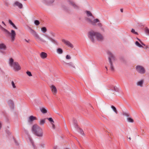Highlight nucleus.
<instances>
[{
  "instance_id": "obj_32",
  "label": "nucleus",
  "mask_w": 149,
  "mask_h": 149,
  "mask_svg": "<svg viewBox=\"0 0 149 149\" xmlns=\"http://www.w3.org/2000/svg\"><path fill=\"white\" fill-rule=\"evenodd\" d=\"M145 31L146 33L149 35V29L146 27L145 28Z\"/></svg>"
},
{
  "instance_id": "obj_31",
  "label": "nucleus",
  "mask_w": 149,
  "mask_h": 149,
  "mask_svg": "<svg viewBox=\"0 0 149 149\" xmlns=\"http://www.w3.org/2000/svg\"><path fill=\"white\" fill-rule=\"evenodd\" d=\"M127 121L129 122L133 123L134 122L133 120L131 117H128L127 118Z\"/></svg>"
},
{
  "instance_id": "obj_26",
  "label": "nucleus",
  "mask_w": 149,
  "mask_h": 149,
  "mask_svg": "<svg viewBox=\"0 0 149 149\" xmlns=\"http://www.w3.org/2000/svg\"><path fill=\"white\" fill-rule=\"evenodd\" d=\"M54 1V0H47V5H50Z\"/></svg>"
},
{
  "instance_id": "obj_35",
  "label": "nucleus",
  "mask_w": 149,
  "mask_h": 149,
  "mask_svg": "<svg viewBox=\"0 0 149 149\" xmlns=\"http://www.w3.org/2000/svg\"><path fill=\"white\" fill-rule=\"evenodd\" d=\"M131 32L132 33H133L135 34L138 35V33L137 32L135 31L134 29H132L131 31Z\"/></svg>"
},
{
  "instance_id": "obj_33",
  "label": "nucleus",
  "mask_w": 149,
  "mask_h": 149,
  "mask_svg": "<svg viewBox=\"0 0 149 149\" xmlns=\"http://www.w3.org/2000/svg\"><path fill=\"white\" fill-rule=\"evenodd\" d=\"M34 23L36 26H37L40 24V22L38 20H35L34 21Z\"/></svg>"
},
{
  "instance_id": "obj_16",
  "label": "nucleus",
  "mask_w": 149,
  "mask_h": 149,
  "mask_svg": "<svg viewBox=\"0 0 149 149\" xmlns=\"http://www.w3.org/2000/svg\"><path fill=\"white\" fill-rule=\"evenodd\" d=\"M73 121L74 127L77 129H78L79 128V127L77 124V121L74 118H73Z\"/></svg>"
},
{
  "instance_id": "obj_25",
  "label": "nucleus",
  "mask_w": 149,
  "mask_h": 149,
  "mask_svg": "<svg viewBox=\"0 0 149 149\" xmlns=\"http://www.w3.org/2000/svg\"><path fill=\"white\" fill-rule=\"evenodd\" d=\"M111 108L113 110V111L116 113L117 114H118V112L117 111L116 108L114 106L111 105Z\"/></svg>"
},
{
  "instance_id": "obj_27",
  "label": "nucleus",
  "mask_w": 149,
  "mask_h": 149,
  "mask_svg": "<svg viewBox=\"0 0 149 149\" xmlns=\"http://www.w3.org/2000/svg\"><path fill=\"white\" fill-rule=\"evenodd\" d=\"M77 130L79 131V132L81 134L83 135H84H84H85L84 133L83 130L82 129H81V128L79 127V128L78 129H77Z\"/></svg>"
},
{
  "instance_id": "obj_23",
  "label": "nucleus",
  "mask_w": 149,
  "mask_h": 149,
  "mask_svg": "<svg viewBox=\"0 0 149 149\" xmlns=\"http://www.w3.org/2000/svg\"><path fill=\"white\" fill-rule=\"evenodd\" d=\"M8 22L15 29H17V27L15 26L14 24L10 20H9Z\"/></svg>"
},
{
  "instance_id": "obj_12",
  "label": "nucleus",
  "mask_w": 149,
  "mask_h": 149,
  "mask_svg": "<svg viewBox=\"0 0 149 149\" xmlns=\"http://www.w3.org/2000/svg\"><path fill=\"white\" fill-rule=\"evenodd\" d=\"M37 120V118L33 116H30L28 118V121L29 123H32L34 120Z\"/></svg>"
},
{
  "instance_id": "obj_3",
  "label": "nucleus",
  "mask_w": 149,
  "mask_h": 149,
  "mask_svg": "<svg viewBox=\"0 0 149 149\" xmlns=\"http://www.w3.org/2000/svg\"><path fill=\"white\" fill-rule=\"evenodd\" d=\"M0 28L6 35L7 36H10L11 41L13 42L15 40L16 36V33L15 31L12 30H11V32H10L7 29L4 28L0 24Z\"/></svg>"
},
{
  "instance_id": "obj_37",
  "label": "nucleus",
  "mask_w": 149,
  "mask_h": 149,
  "mask_svg": "<svg viewBox=\"0 0 149 149\" xmlns=\"http://www.w3.org/2000/svg\"><path fill=\"white\" fill-rule=\"evenodd\" d=\"M27 74L29 76L31 77L32 76L31 72L30 71H28L26 72Z\"/></svg>"
},
{
  "instance_id": "obj_45",
  "label": "nucleus",
  "mask_w": 149,
  "mask_h": 149,
  "mask_svg": "<svg viewBox=\"0 0 149 149\" xmlns=\"http://www.w3.org/2000/svg\"><path fill=\"white\" fill-rule=\"evenodd\" d=\"M2 23L3 24V26H6V24H5V23H4V22L3 21L2 22Z\"/></svg>"
},
{
  "instance_id": "obj_9",
  "label": "nucleus",
  "mask_w": 149,
  "mask_h": 149,
  "mask_svg": "<svg viewBox=\"0 0 149 149\" xmlns=\"http://www.w3.org/2000/svg\"><path fill=\"white\" fill-rule=\"evenodd\" d=\"M136 71L141 74H144L145 72V70L142 66L140 65H137L136 66Z\"/></svg>"
},
{
  "instance_id": "obj_42",
  "label": "nucleus",
  "mask_w": 149,
  "mask_h": 149,
  "mask_svg": "<svg viewBox=\"0 0 149 149\" xmlns=\"http://www.w3.org/2000/svg\"><path fill=\"white\" fill-rule=\"evenodd\" d=\"M30 141H31V143L32 144V145L33 146V147L35 148V146L34 145L33 142L31 141V140H30Z\"/></svg>"
},
{
  "instance_id": "obj_47",
  "label": "nucleus",
  "mask_w": 149,
  "mask_h": 149,
  "mask_svg": "<svg viewBox=\"0 0 149 149\" xmlns=\"http://www.w3.org/2000/svg\"><path fill=\"white\" fill-rule=\"evenodd\" d=\"M53 149H57V147L56 146H54L53 148Z\"/></svg>"
},
{
  "instance_id": "obj_24",
  "label": "nucleus",
  "mask_w": 149,
  "mask_h": 149,
  "mask_svg": "<svg viewBox=\"0 0 149 149\" xmlns=\"http://www.w3.org/2000/svg\"><path fill=\"white\" fill-rule=\"evenodd\" d=\"M86 13L88 17L91 16L93 18H94V17L93 15L92 14L90 11H86Z\"/></svg>"
},
{
  "instance_id": "obj_39",
  "label": "nucleus",
  "mask_w": 149,
  "mask_h": 149,
  "mask_svg": "<svg viewBox=\"0 0 149 149\" xmlns=\"http://www.w3.org/2000/svg\"><path fill=\"white\" fill-rule=\"evenodd\" d=\"M12 85L13 86V87L14 88H15L16 87L15 86V85L14 82L13 81H12L11 82Z\"/></svg>"
},
{
  "instance_id": "obj_6",
  "label": "nucleus",
  "mask_w": 149,
  "mask_h": 149,
  "mask_svg": "<svg viewBox=\"0 0 149 149\" xmlns=\"http://www.w3.org/2000/svg\"><path fill=\"white\" fill-rule=\"evenodd\" d=\"M86 20L93 26H96V23H98L97 24V25L98 26L100 27H101L102 26V24L100 22V21L98 19H95L93 21L91 19L89 18L86 17Z\"/></svg>"
},
{
  "instance_id": "obj_41",
  "label": "nucleus",
  "mask_w": 149,
  "mask_h": 149,
  "mask_svg": "<svg viewBox=\"0 0 149 149\" xmlns=\"http://www.w3.org/2000/svg\"><path fill=\"white\" fill-rule=\"evenodd\" d=\"M123 114L125 116L127 117H128V118L129 117V114L126 113H124Z\"/></svg>"
},
{
  "instance_id": "obj_15",
  "label": "nucleus",
  "mask_w": 149,
  "mask_h": 149,
  "mask_svg": "<svg viewBox=\"0 0 149 149\" xmlns=\"http://www.w3.org/2000/svg\"><path fill=\"white\" fill-rule=\"evenodd\" d=\"M47 38L49 39L54 44L56 45H58V42L57 41L50 37V36L47 35Z\"/></svg>"
},
{
  "instance_id": "obj_14",
  "label": "nucleus",
  "mask_w": 149,
  "mask_h": 149,
  "mask_svg": "<svg viewBox=\"0 0 149 149\" xmlns=\"http://www.w3.org/2000/svg\"><path fill=\"white\" fill-rule=\"evenodd\" d=\"M47 120H48L49 122L50 123L51 125H52V127L53 129H55V125L54 124V123L53 120L52 118H47Z\"/></svg>"
},
{
  "instance_id": "obj_18",
  "label": "nucleus",
  "mask_w": 149,
  "mask_h": 149,
  "mask_svg": "<svg viewBox=\"0 0 149 149\" xmlns=\"http://www.w3.org/2000/svg\"><path fill=\"white\" fill-rule=\"evenodd\" d=\"M40 56L42 59H45L47 57V54L44 52H42L40 54Z\"/></svg>"
},
{
  "instance_id": "obj_28",
  "label": "nucleus",
  "mask_w": 149,
  "mask_h": 149,
  "mask_svg": "<svg viewBox=\"0 0 149 149\" xmlns=\"http://www.w3.org/2000/svg\"><path fill=\"white\" fill-rule=\"evenodd\" d=\"M40 111L43 113H45L47 112V110L43 107H41L40 109Z\"/></svg>"
},
{
  "instance_id": "obj_38",
  "label": "nucleus",
  "mask_w": 149,
  "mask_h": 149,
  "mask_svg": "<svg viewBox=\"0 0 149 149\" xmlns=\"http://www.w3.org/2000/svg\"><path fill=\"white\" fill-rule=\"evenodd\" d=\"M113 87H114L113 85H110L108 87L109 89V90H113Z\"/></svg>"
},
{
  "instance_id": "obj_43",
  "label": "nucleus",
  "mask_w": 149,
  "mask_h": 149,
  "mask_svg": "<svg viewBox=\"0 0 149 149\" xmlns=\"http://www.w3.org/2000/svg\"><path fill=\"white\" fill-rule=\"evenodd\" d=\"M41 146L42 147H43L45 146V145L43 143L41 144Z\"/></svg>"
},
{
  "instance_id": "obj_8",
  "label": "nucleus",
  "mask_w": 149,
  "mask_h": 149,
  "mask_svg": "<svg viewBox=\"0 0 149 149\" xmlns=\"http://www.w3.org/2000/svg\"><path fill=\"white\" fill-rule=\"evenodd\" d=\"M68 4L71 5L75 9L78 10L79 9V7L75 4V3L72 0H68Z\"/></svg>"
},
{
  "instance_id": "obj_53",
  "label": "nucleus",
  "mask_w": 149,
  "mask_h": 149,
  "mask_svg": "<svg viewBox=\"0 0 149 149\" xmlns=\"http://www.w3.org/2000/svg\"><path fill=\"white\" fill-rule=\"evenodd\" d=\"M129 139H130V140L131 139V138L130 137H129Z\"/></svg>"
},
{
  "instance_id": "obj_48",
  "label": "nucleus",
  "mask_w": 149,
  "mask_h": 149,
  "mask_svg": "<svg viewBox=\"0 0 149 149\" xmlns=\"http://www.w3.org/2000/svg\"><path fill=\"white\" fill-rule=\"evenodd\" d=\"M2 127V124L0 122V130L1 129Z\"/></svg>"
},
{
  "instance_id": "obj_46",
  "label": "nucleus",
  "mask_w": 149,
  "mask_h": 149,
  "mask_svg": "<svg viewBox=\"0 0 149 149\" xmlns=\"http://www.w3.org/2000/svg\"><path fill=\"white\" fill-rule=\"evenodd\" d=\"M50 33H51V35H52V36H54V33H53V32H50Z\"/></svg>"
},
{
  "instance_id": "obj_21",
  "label": "nucleus",
  "mask_w": 149,
  "mask_h": 149,
  "mask_svg": "<svg viewBox=\"0 0 149 149\" xmlns=\"http://www.w3.org/2000/svg\"><path fill=\"white\" fill-rule=\"evenodd\" d=\"M65 63L66 65H68L70 67L73 68L75 69V65L72 62H70L69 63Z\"/></svg>"
},
{
  "instance_id": "obj_17",
  "label": "nucleus",
  "mask_w": 149,
  "mask_h": 149,
  "mask_svg": "<svg viewBox=\"0 0 149 149\" xmlns=\"http://www.w3.org/2000/svg\"><path fill=\"white\" fill-rule=\"evenodd\" d=\"M144 82V80L141 79L139 81H138L136 83V85L138 86H139L141 87H142L143 86V84Z\"/></svg>"
},
{
  "instance_id": "obj_5",
  "label": "nucleus",
  "mask_w": 149,
  "mask_h": 149,
  "mask_svg": "<svg viewBox=\"0 0 149 149\" xmlns=\"http://www.w3.org/2000/svg\"><path fill=\"white\" fill-rule=\"evenodd\" d=\"M108 60L110 65V69L112 71L114 70L113 66V65L112 61H114L116 60V57L110 51H108L107 52Z\"/></svg>"
},
{
  "instance_id": "obj_7",
  "label": "nucleus",
  "mask_w": 149,
  "mask_h": 149,
  "mask_svg": "<svg viewBox=\"0 0 149 149\" xmlns=\"http://www.w3.org/2000/svg\"><path fill=\"white\" fill-rule=\"evenodd\" d=\"M29 32L30 33L35 37L37 39L42 41H44L43 40H42L40 37L39 35L33 29H32L30 27L29 28Z\"/></svg>"
},
{
  "instance_id": "obj_40",
  "label": "nucleus",
  "mask_w": 149,
  "mask_h": 149,
  "mask_svg": "<svg viewBox=\"0 0 149 149\" xmlns=\"http://www.w3.org/2000/svg\"><path fill=\"white\" fill-rule=\"evenodd\" d=\"M71 58V57L68 55H67L66 56V58L67 59H70Z\"/></svg>"
},
{
  "instance_id": "obj_49",
  "label": "nucleus",
  "mask_w": 149,
  "mask_h": 149,
  "mask_svg": "<svg viewBox=\"0 0 149 149\" xmlns=\"http://www.w3.org/2000/svg\"><path fill=\"white\" fill-rule=\"evenodd\" d=\"M120 10L121 12L123 13V9L122 8H121L120 9Z\"/></svg>"
},
{
  "instance_id": "obj_30",
  "label": "nucleus",
  "mask_w": 149,
  "mask_h": 149,
  "mask_svg": "<svg viewBox=\"0 0 149 149\" xmlns=\"http://www.w3.org/2000/svg\"><path fill=\"white\" fill-rule=\"evenodd\" d=\"M135 44L136 46H137L139 47H143L142 46L141 44H140L139 43V42L137 41H136L135 42Z\"/></svg>"
},
{
  "instance_id": "obj_2",
  "label": "nucleus",
  "mask_w": 149,
  "mask_h": 149,
  "mask_svg": "<svg viewBox=\"0 0 149 149\" xmlns=\"http://www.w3.org/2000/svg\"><path fill=\"white\" fill-rule=\"evenodd\" d=\"M31 130L33 133L37 136H42L43 135L42 129L36 124H34L32 126Z\"/></svg>"
},
{
  "instance_id": "obj_34",
  "label": "nucleus",
  "mask_w": 149,
  "mask_h": 149,
  "mask_svg": "<svg viewBox=\"0 0 149 149\" xmlns=\"http://www.w3.org/2000/svg\"><path fill=\"white\" fill-rule=\"evenodd\" d=\"M113 87V90L117 92L119 91V89L116 86H115Z\"/></svg>"
},
{
  "instance_id": "obj_50",
  "label": "nucleus",
  "mask_w": 149,
  "mask_h": 149,
  "mask_svg": "<svg viewBox=\"0 0 149 149\" xmlns=\"http://www.w3.org/2000/svg\"><path fill=\"white\" fill-rule=\"evenodd\" d=\"M137 39L140 42H141V40L139 38H137Z\"/></svg>"
},
{
  "instance_id": "obj_20",
  "label": "nucleus",
  "mask_w": 149,
  "mask_h": 149,
  "mask_svg": "<svg viewBox=\"0 0 149 149\" xmlns=\"http://www.w3.org/2000/svg\"><path fill=\"white\" fill-rule=\"evenodd\" d=\"M56 52L58 54H62L63 53V50L61 48H58L56 49Z\"/></svg>"
},
{
  "instance_id": "obj_51",
  "label": "nucleus",
  "mask_w": 149,
  "mask_h": 149,
  "mask_svg": "<svg viewBox=\"0 0 149 149\" xmlns=\"http://www.w3.org/2000/svg\"><path fill=\"white\" fill-rule=\"evenodd\" d=\"M105 68L107 70V66H105Z\"/></svg>"
},
{
  "instance_id": "obj_44",
  "label": "nucleus",
  "mask_w": 149,
  "mask_h": 149,
  "mask_svg": "<svg viewBox=\"0 0 149 149\" xmlns=\"http://www.w3.org/2000/svg\"><path fill=\"white\" fill-rule=\"evenodd\" d=\"M141 43V44L143 45V46H146V45L145 44L142 42H140Z\"/></svg>"
},
{
  "instance_id": "obj_52",
  "label": "nucleus",
  "mask_w": 149,
  "mask_h": 149,
  "mask_svg": "<svg viewBox=\"0 0 149 149\" xmlns=\"http://www.w3.org/2000/svg\"><path fill=\"white\" fill-rule=\"evenodd\" d=\"M25 40L27 42H28V41L26 40V39H25Z\"/></svg>"
},
{
  "instance_id": "obj_36",
  "label": "nucleus",
  "mask_w": 149,
  "mask_h": 149,
  "mask_svg": "<svg viewBox=\"0 0 149 149\" xmlns=\"http://www.w3.org/2000/svg\"><path fill=\"white\" fill-rule=\"evenodd\" d=\"M41 31L44 33H45L47 31L46 28L45 27H43V28H42L41 29Z\"/></svg>"
},
{
  "instance_id": "obj_10",
  "label": "nucleus",
  "mask_w": 149,
  "mask_h": 149,
  "mask_svg": "<svg viewBox=\"0 0 149 149\" xmlns=\"http://www.w3.org/2000/svg\"><path fill=\"white\" fill-rule=\"evenodd\" d=\"M62 41L68 47L72 48L74 47V46L69 41L65 39H63L62 40Z\"/></svg>"
},
{
  "instance_id": "obj_11",
  "label": "nucleus",
  "mask_w": 149,
  "mask_h": 149,
  "mask_svg": "<svg viewBox=\"0 0 149 149\" xmlns=\"http://www.w3.org/2000/svg\"><path fill=\"white\" fill-rule=\"evenodd\" d=\"M14 7L17 6L20 9H21L23 7L22 4L20 2L16 1H15L13 4Z\"/></svg>"
},
{
  "instance_id": "obj_22",
  "label": "nucleus",
  "mask_w": 149,
  "mask_h": 149,
  "mask_svg": "<svg viewBox=\"0 0 149 149\" xmlns=\"http://www.w3.org/2000/svg\"><path fill=\"white\" fill-rule=\"evenodd\" d=\"M6 49V45L3 43L0 44V49L5 50Z\"/></svg>"
},
{
  "instance_id": "obj_4",
  "label": "nucleus",
  "mask_w": 149,
  "mask_h": 149,
  "mask_svg": "<svg viewBox=\"0 0 149 149\" xmlns=\"http://www.w3.org/2000/svg\"><path fill=\"white\" fill-rule=\"evenodd\" d=\"M9 64L10 66L15 71H18L21 69V67L18 63L17 62H14L12 58L9 60Z\"/></svg>"
},
{
  "instance_id": "obj_19",
  "label": "nucleus",
  "mask_w": 149,
  "mask_h": 149,
  "mask_svg": "<svg viewBox=\"0 0 149 149\" xmlns=\"http://www.w3.org/2000/svg\"><path fill=\"white\" fill-rule=\"evenodd\" d=\"M46 120V118L43 119H41L39 122L40 125H43L45 123Z\"/></svg>"
},
{
  "instance_id": "obj_1",
  "label": "nucleus",
  "mask_w": 149,
  "mask_h": 149,
  "mask_svg": "<svg viewBox=\"0 0 149 149\" xmlns=\"http://www.w3.org/2000/svg\"><path fill=\"white\" fill-rule=\"evenodd\" d=\"M88 36L91 40L93 43L95 42L94 38H96L98 41H102L103 39V36L100 33L96 32H95L92 30L88 33Z\"/></svg>"
},
{
  "instance_id": "obj_13",
  "label": "nucleus",
  "mask_w": 149,
  "mask_h": 149,
  "mask_svg": "<svg viewBox=\"0 0 149 149\" xmlns=\"http://www.w3.org/2000/svg\"><path fill=\"white\" fill-rule=\"evenodd\" d=\"M50 87L53 94L54 95H56L57 93V90L56 87L52 85L50 86Z\"/></svg>"
},
{
  "instance_id": "obj_29",
  "label": "nucleus",
  "mask_w": 149,
  "mask_h": 149,
  "mask_svg": "<svg viewBox=\"0 0 149 149\" xmlns=\"http://www.w3.org/2000/svg\"><path fill=\"white\" fill-rule=\"evenodd\" d=\"M8 103L10 106L12 107L13 106V103L12 100H9L8 101Z\"/></svg>"
}]
</instances>
